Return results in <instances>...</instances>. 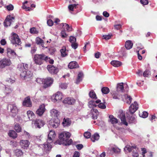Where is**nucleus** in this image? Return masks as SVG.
<instances>
[{"instance_id":"3c124183","label":"nucleus","mask_w":157,"mask_h":157,"mask_svg":"<svg viewBox=\"0 0 157 157\" xmlns=\"http://www.w3.org/2000/svg\"><path fill=\"white\" fill-rule=\"evenodd\" d=\"M44 79L37 78L36 79V81L37 83H39L40 84H43Z\"/></svg>"},{"instance_id":"7ed1b4c3","label":"nucleus","mask_w":157,"mask_h":157,"mask_svg":"<svg viewBox=\"0 0 157 157\" xmlns=\"http://www.w3.org/2000/svg\"><path fill=\"white\" fill-rule=\"evenodd\" d=\"M56 135L55 132L53 130H50L48 135V138L46 143L43 144L44 149L46 151H50L52 147L51 144L53 141Z\"/></svg>"},{"instance_id":"f257e3e1","label":"nucleus","mask_w":157,"mask_h":157,"mask_svg":"<svg viewBox=\"0 0 157 157\" xmlns=\"http://www.w3.org/2000/svg\"><path fill=\"white\" fill-rule=\"evenodd\" d=\"M70 136L71 134L68 132H61L59 135V139L54 144L59 145L63 144L64 146L69 145L72 143V140L71 139H69Z\"/></svg>"},{"instance_id":"473e14b6","label":"nucleus","mask_w":157,"mask_h":157,"mask_svg":"<svg viewBox=\"0 0 157 157\" xmlns=\"http://www.w3.org/2000/svg\"><path fill=\"white\" fill-rule=\"evenodd\" d=\"M61 25L63 27V29H65L67 31L69 32L72 30V28L67 23H62L61 24Z\"/></svg>"},{"instance_id":"49530a36","label":"nucleus","mask_w":157,"mask_h":157,"mask_svg":"<svg viewBox=\"0 0 157 157\" xmlns=\"http://www.w3.org/2000/svg\"><path fill=\"white\" fill-rule=\"evenodd\" d=\"M84 136L85 138L88 139L90 137L91 133L89 132H84Z\"/></svg>"},{"instance_id":"338daca9","label":"nucleus","mask_w":157,"mask_h":157,"mask_svg":"<svg viewBox=\"0 0 157 157\" xmlns=\"http://www.w3.org/2000/svg\"><path fill=\"white\" fill-rule=\"evenodd\" d=\"M60 87L61 88H65L67 87V85L66 83H62L60 85Z\"/></svg>"},{"instance_id":"bf43d9fd","label":"nucleus","mask_w":157,"mask_h":157,"mask_svg":"<svg viewBox=\"0 0 157 157\" xmlns=\"http://www.w3.org/2000/svg\"><path fill=\"white\" fill-rule=\"evenodd\" d=\"M47 23L48 25L50 26H52L53 24V21L51 19L48 20L47 21Z\"/></svg>"},{"instance_id":"4c0bfd02","label":"nucleus","mask_w":157,"mask_h":157,"mask_svg":"<svg viewBox=\"0 0 157 157\" xmlns=\"http://www.w3.org/2000/svg\"><path fill=\"white\" fill-rule=\"evenodd\" d=\"M127 119L130 123H135L136 122L135 117L133 116L131 117H128Z\"/></svg>"},{"instance_id":"20e7f679","label":"nucleus","mask_w":157,"mask_h":157,"mask_svg":"<svg viewBox=\"0 0 157 157\" xmlns=\"http://www.w3.org/2000/svg\"><path fill=\"white\" fill-rule=\"evenodd\" d=\"M124 150H127L129 152H132V155L133 157H138V148L136 147L131 146L129 145L126 146L124 148Z\"/></svg>"},{"instance_id":"4d7b16f0","label":"nucleus","mask_w":157,"mask_h":157,"mask_svg":"<svg viewBox=\"0 0 157 157\" xmlns=\"http://www.w3.org/2000/svg\"><path fill=\"white\" fill-rule=\"evenodd\" d=\"M112 36V35H104L102 37L104 39L107 40L110 39Z\"/></svg>"},{"instance_id":"c756f323","label":"nucleus","mask_w":157,"mask_h":157,"mask_svg":"<svg viewBox=\"0 0 157 157\" xmlns=\"http://www.w3.org/2000/svg\"><path fill=\"white\" fill-rule=\"evenodd\" d=\"M109 121L112 124H115L118 122V120L112 115H110L109 116Z\"/></svg>"},{"instance_id":"ea45409f","label":"nucleus","mask_w":157,"mask_h":157,"mask_svg":"<svg viewBox=\"0 0 157 157\" xmlns=\"http://www.w3.org/2000/svg\"><path fill=\"white\" fill-rule=\"evenodd\" d=\"M89 95L90 98L93 99H97V97L95 92L93 90H91L89 93Z\"/></svg>"},{"instance_id":"864d4df0","label":"nucleus","mask_w":157,"mask_h":157,"mask_svg":"<svg viewBox=\"0 0 157 157\" xmlns=\"http://www.w3.org/2000/svg\"><path fill=\"white\" fill-rule=\"evenodd\" d=\"M61 35L62 37L63 38H66L67 36V35L66 34V32L64 31H61Z\"/></svg>"},{"instance_id":"72a5a7b5","label":"nucleus","mask_w":157,"mask_h":157,"mask_svg":"<svg viewBox=\"0 0 157 157\" xmlns=\"http://www.w3.org/2000/svg\"><path fill=\"white\" fill-rule=\"evenodd\" d=\"M36 43L38 44L41 45L42 47H44L43 40L39 37H37L36 40Z\"/></svg>"},{"instance_id":"680f3d73","label":"nucleus","mask_w":157,"mask_h":157,"mask_svg":"<svg viewBox=\"0 0 157 157\" xmlns=\"http://www.w3.org/2000/svg\"><path fill=\"white\" fill-rule=\"evenodd\" d=\"M37 50V48L35 47H33L31 48V52L32 54H33L35 53Z\"/></svg>"},{"instance_id":"09e8293b","label":"nucleus","mask_w":157,"mask_h":157,"mask_svg":"<svg viewBox=\"0 0 157 157\" xmlns=\"http://www.w3.org/2000/svg\"><path fill=\"white\" fill-rule=\"evenodd\" d=\"M63 125L64 126H68L70 125L71 123L68 120H64V121L63 122Z\"/></svg>"},{"instance_id":"4be33fe9","label":"nucleus","mask_w":157,"mask_h":157,"mask_svg":"<svg viewBox=\"0 0 157 157\" xmlns=\"http://www.w3.org/2000/svg\"><path fill=\"white\" fill-rule=\"evenodd\" d=\"M110 152H109V154H112L113 153H118L120 152V149L116 147V146H114L112 147L110 149H109L108 151Z\"/></svg>"},{"instance_id":"6e6d98bb","label":"nucleus","mask_w":157,"mask_h":157,"mask_svg":"<svg viewBox=\"0 0 157 157\" xmlns=\"http://www.w3.org/2000/svg\"><path fill=\"white\" fill-rule=\"evenodd\" d=\"M9 11L12 10L13 9V6L12 4H10L6 7Z\"/></svg>"},{"instance_id":"79ce46f5","label":"nucleus","mask_w":157,"mask_h":157,"mask_svg":"<svg viewBox=\"0 0 157 157\" xmlns=\"http://www.w3.org/2000/svg\"><path fill=\"white\" fill-rule=\"evenodd\" d=\"M105 103V101L104 100L103 102L101 103L98 105V107L102 109H105L106 108Z\"/></svg>"},{"instance_id":"774afa93","label":"nucleus","mask_w":157,"mask_h":157,"mask_svg":"<svg viewBox=\"0 0 157 157\" xmlns=\"http://www.w3.org/2000/svg\"><path fill=\"white\" fill-rule=\"evenodd\" d=\"M101 55V53L99 52H97L95 53L94 56L96 58L98 59L100 57Z\"/></svg>"},{"instance_id":"e433bc0d","label":"nucleus","mask_w":157,"mask_h":157,"mask_svg":"<svg viewBox=\"0 0 157 157\" xmlns=\"http://www.w3.org/2000/svg\"><path fill=\"white\" fill-rule=\"evenodd\" d=\"M99 138V136L98 134L95 133L91 137V140L93 142H94L96 140H98Z\"/></svg>"},{"instance_id":"a211bd4d","label":"nucleus","mask_w":157,"mask_h":157,"mask_svg":"<svg viewBox=\"0 0 157 157\" xmlns=\"http://www.w3.org/2000/svg\"><path fill=\"white\" fill-rule=\"evenodd\" d=\"M34 122V124L36 128H40L45 124L44 122L40 119H36Z\"/></svg>"},{"instance_id":"393cba45","label":"nucleus","mask_w":157,"mask_h":157,"mask_svg":"<svg viewBox=\"0 0 157 157\" xmlns=\"http://www.w3.org/2000/svg\"><path fill=\"white\" fill-rule=\"evenodd\" d=\"M68 67L71 69L77 68L79 67V65L76 61H72L68 65Z\"/></svg>"},{"instance_id":"412c9836","label":"nucleus","mask_w":157,"mask_h":157,"mask_svg":"<svg viewBox=\"0 0 157 157\" xmlns=\"http://www.w3.org/2000/svg\"><path fill=\"white\" fill-rule=\"evenodd\" d=\"M101 102V100L99 99H98L94 101H90L89 102V106L90 108H92V109H93L94 108L96 107L97 106L96 104L99 103Z\"/></svg>"},{"instance_id":"a878e982","label":"nucleus","mask_w":157,"mask_h":157,"mask_svg":"<svg viewBox=\"0 0 157 157\" xmlns=\"http://www.w3.org/2000/svg\"><path fill=\"white\" fill-rule=\"evenodd\" d=\"M83 74L82 72L80 71L79 72L77 78L76 79L75 83L78 84L82 81V78L83 77Z\"/></svg>"},{"instance_id":"2f4dec72","label":"nucleus","mask_w":157,"mask_h":157,"mask_svg":"<svg viewBox=\"0 0 157 157\" xmlns=\"http://www.w3.org/2000/svg\"><path fill=\"white\" fill-rule=\"evenodd\" d=\"M27 114L29 120H32L34 118L35 115L31 111L29 110L27 112Z\"/></svg>"},{"instance_id":"7c9ffc66","label":"nucleus","mask_w":157,"mask_h":157,"mask_svg":"<svg viewBox=\"0 0 157 157\" xmlns=\"http://www.w3.org/2000/svg\"><path fill=\"white\" fill-rule=\"evenodd\" d=\"M9 136L13 138H16L17 136L16 132L13 130H10L8 133Z\"/></svg>"},{"instance_id":"6ab92c4d","label":"nucleus","mask_w":157,"mask_h":157,"mask_svg":"<svg viewBox=\"0 0 157 157\" xmlns=\"http://www.w3.org/2000/svg\"><path fill=\"white\" fill-rule=\"evenodd\" d=\"M23 105L24 106L27 107H31L32 106V103L29 96H28L24 99L23 102Z\"/></svg>"},{"instance_id":"f704fd0d","label":"nucleus","mask_w":157,"mask_h":157,"mask_svg":"<svg viewBox=\"0 0 157 157\" xmlns=\"http://www.w3.org/2000/svg\"><path fill=\"white\" fill-rule=\"evenodd\" d=\"M51 114L52 117H57L59 115V113L57 110L53 109L51 110Z\"/></svg>"},{"instance_id":"bb28decb","label":"nucleus","mask_w":157,"mask_h":157,"mask_svg":"<svg viewBox=\"0 0 157 157\" xmlns=\"http://www.w3.org/2000/svg\"><path fill=\"white\" fill-rule=\"evenodd\" d=\"M133 43L130 40H128L125 43V47L127 49L131 48L133 46Z\"/></svg>"},{"instance_id":"2eb2a0df","label":"nucleus","mask_w":157,"mask_h":157,"mask_svg":"<svg viewBox=\"0 0 157 157\" xmlns=\"http://www.w3.org/2000/svg\"><path fill=\"white\" fill-rule=\"evenodd\" d=\"M75 101V100L73 98L67 97L65 98L63 101L64 104L68 105H73Z\"/></svg>"},{"instance_id":"cd10ccee","label":"nucleus","mask_w":157,"mask_h":157,"mask_svg":"<svg viewBox=\"0 0 157 157\" xmlns=\"http://www.w3.org/2000/svg\"><path fill=\"white\" fill-rule=\"evenodd\" d=\"M111 64L114 67H117L122 65V63L117 60H113L111 62Z\"/></svg>"},{"instance_id":"b1692460","label":"nucleus","mask_w":157,"mask_h":157,"mask_svg":"<svg viewBox=\"0 0 157 157\" xmlns=\"http://www.w3.org/2000/svg\"><path fill=\"white\" fill-rule=\"evenodd\" d=\"M7 53L8 56L10 57L12 56L15 57L16 56V53L14 50L10 48H7Z\"/></svg>"},{"instance_id":"37998d69","label":"nucleus","mask_w":157,"mask_h":157,"mask_svg":"<svg viewBox=\"0 0 157 157\" xmlns=\"http://www.w3.org/2000/svg\"><path fill=\"white\" fill-rule=\"evenodd\" d=\"M139 116L143 118H145L148 116V113L146 111H144L142 113L139 114Z\"/></svg>"},{"instance_id":"c03bdc74","label":"nucleus","mask_w":157,"mask_h":157,"mask_svg":"<svg viewBox=\"0 0 157 157\" xmlns=\"http://www.w3.org/2000/svg\"><path fill=\"white\" fill-rule=\"evenodd\" d=\"M151 74L150 71L148 70H146L143 73V75L144 77H147Z\"/></svg>"},{"instance_id":"a19ab883","label":"nucleus","mask_w":157,"mask_h":157,"mask_svg":"<svg viewBox=\"0 0 157 157\" xmlns=\"http://www.w3.org/2000/svg\"><path fill=\"white\" fill-rule=\"evenodd\" d=\"M14 128L17 132H20L21 131V128L19 124L16 123L14 124Z\"/></svg>"},{"instance_id":"603ef678","label":"nucleus","mask_w":157,"mask_h":157,"mask_svg":"<svg viewBox=\"0 0 157 157\" xmlns=\"http://www.w3.org/2000/svg\"><path fill=\"white\" fill-rule=\"evenodd\" d=\"M77 5L76 4L70 5L68 6V8L70 10L73 11L74 8H75V7Z\"/></svg>"},{"instance_id":"c85d7f7f","label":"nucleus","mask_w":157,"mask_h":157,"mask_svg":"<svg viewBox=\"0 0 157 157\" xmlns=\"http://www.w3.org/2000/svg\"><path fill=\"white\" fill-rule=\"evenodd\" d=\"M128 87L126 83L123 82L118 83L117 86V88H127Z\"/></svg>"},{"instance_id":"f3484780","label":"nucleus","mask_w":157,"mask_h":157,"mask_svg":"<svg viewBox=\"0 0 157 157\" xmlns=\"http://www.w3.org/2000/svg\"><path fill=\"white\" fill-rule=\"evenodd\" d=\"M45 110V105L44 104L40 105L36 111V114L39 116H41Z\"/></svg>"},{"instance_id":"ddd939ff","label":"nucleus","mask_w":157,"mask_h":157,"mask_svg":"<svg viewBox=\"0 0 157 157\" xmlns=\"http://www.w3.org/2000/svg\"><path fill=\"white\" fill-rule=\"evenodd\" d=\"M14 17H11L10 16H7L4 22V25L6 27H8L10 25L12 22H13Z\"/></svg>"},{"instance_id":"a18cd8bd","label":"nucleus","mask_w":157,"mask_h":157,"mask_svg":"<svg viewBox=\"0 0 157 157\" xmlns=\"http://www.w3.org/2000/svg\"><path fill=\"white\" fill-rule=\"evenodd\" d=\"M45 60L47 62H49V63L52 64L54 63V60L52 59H50V58H48L45 56Z\"/></svg>"},{"instance_id":"f8f14e48","label":"nucleus","mask_w":157,"mask_h":157,"mask_svg":"<svg viewBox=\"0 0 157 157\" xmlns=\"http://www.w3.org/2000/svg\"><path fill=\"white\" fill-rule=\"evenodd\" d=\"M63 98V95L60 92H57L55 95H53L52 97V101L56 102L61 100Z\"/></svg>"},{"instance_id":"c9c22d12","label":"nucleus","mask_w":157,"mask_h":157,"mask_svg":"<svg viewBox=\"0 0 157 157\" xmlns=\"http://www.w3.org/2000/svg\"><path fill=\"white\" fill-rule=\"evenodd\" d=\"M14 152L15 155L17 157L20 156L23 154L22 151L19 149H16L14 150Z\"/></svg>"},{"instance_id":"f03ea898","label":"nucleus","mask_w":157,"mask_h":157,"mask_svg":"<svg viewBox=\"0 0 157 157\" xmlns=\"http://www.w3.org/2000/svg\"><path fill=\"white\" fill-rule=\"evenodd\" d=\"M28 64L21 63L18 67V69L21 72V77L23 79L28 80V79L31 78L33 76V73L30 71L27 70L28 68Z\"/></svg>"},{"instance_id":"8fccbe9b","label":"nucleus","mask_w":157,"mask_h":157,"mask_svg":"<svg viewBox=\"0 0 157 157\" xmlns=\"http://www.w3.org/2000/svg\"><path fill=\"white\" fill-rule=\"evenodd\" d=\"M30 32L31 33L36 34L38 32L36 31L35 28L33 27L30 29Z\"/></svg>"},{"instance_id":"9b49d317","label":"nucleus","mask_w":157,"mask_h":157,"mask_svg":"<svg viewBox=\"0 0 157 157\" xmlns=\"http://www.w3.org/2000/svg\"><path fill=\"white\" fill-rule=\"evenodd\" d=\"M53 79L50 78L48 77L44 79L43 86L45 88L49 87L52 83Z\"/></svg>"},{"instance_id":"9d476101","label":"nucleus","mask_w":157,"mask_h":157,"mask_svg":"<svg viewBox=\"0 0 157 157\" xmlns=\"http://www.w3.org/2000/svg\"><path fill=\"white\" fill-rule=\"evenodd\" d=\"M119 117L121 119V123L126 126L128 125L126 122L124 113L122 110H120L118 115Z\"/></svg>"},{"instance_id":"4468645a","label":"nucleus","mask_w":157,"mask_h":157,"mask_svg":"<svg viewBox=\"0 0 157 157\" xmlns=\"http://www.w3.org/2000/svg\"><path fill=\"white\" fill-rule=\"evenodd\" d=\"M49 124L51 127L56 128L59 124V121L58 119L51 120L49 121Z\"/></svg>"},{"instance_id":"dca6fc26","label":"nucleus","mask_w":157,"mask_h":157,"mask_svg":"<svg viewBox=\"0 0 157 157\" xmlns=\"http://www.w3.org/2000/svg\"><path fill=\"white\" fill-rule=\"evenodd\" d=\"M47 69L49 72L52 74H56L58 71V69L52 65H48Z\"/></svg>"},{"instance_id":"0eeeda50","label":"nucleus","mask_w":157,"mask_h":157,"mask_svg":"<svg viewBox=\"0 0 157 157\" xmlns=\"http://www.w3.org/2000/svg\"><path fill=\"white\" fill-rule=\"evenodd\" d=\"M11 41L13 44H17L18 45H20L21 43L18 36L14 33H13L11 37Z\"/></svg>"},{"instance_id":"5701e85b","label":"nucleus","mask_w":157,"mask_h":157,"mask_svg":"<svg viewBox=\"0 0 157 157\" xmlns=\"http://www.w3.org/2000/svg\"><path fill=\"white\" fill-rule=\"evenodd\" d=\"M124 98L125 102L128 104L131 103L132 100V98L128 94H125L124 95Z\"/></svg>"},{"instance_id":"0e129e2a","label":"nucleus","mask_w":157,"mask_h":157,"mask_svg":"<svg viewBox=\"0 0 157 157\" xmlns=\"http://www.w3.org/2000/svg\"><path fill=\"white\" fill-rule=\"evenodd\" d=\"M80 153L76 151L74 152V155L73 157H79Z\"/></svg>"},{"instance_id":"423d86ee","label":"nucleus","mask_w":157,"mask_h":157,"mask_svg":"<svg viewBox=\"0 0 157 157\" xmlns=\"http://www.w3.org/2000/svg\"><path fill=\"white\" fill-rule=\"evenodd\" d=\"M45 57L44 54H36L34 56L33 59L36 64L40 65L42 63L43 61L45 60Z\"/></svg>"},{"instance_id":"13d9d810","label":"nucleus","mask_w":157,"mask_h":157,"mask_svg":"<svg viewBox=\"0 0 157 157\" xmlns=\"http://www.w3.org/2000/svg\"><path fill=\"white\" fill-rule=\"evenodd\" d=\"M71 46L72 48L74 49H76L77 48L78 46V44L75 42V43H72L71 44Z\"/></svg>"},{"instance_id":"052dcab7","label":"nucleus","mask_w":157,"mask_h":157,"mask_svg":"<svg viewBox=\"0 0 157 157\" xmlns=\"http://www.w3.org/2000/svg\"><path fill=\"white\" fill-rule=\"evenodd\" d=\"M140 2L141 4L144 5H147L148 3V0H140Z\"/></svg>"},{"instance_id":"aec40b11","label":"nucleus","mask_w":157,"mask_h":157,"mask_svg":"<svg viewBox=\"0 0 157 157\" xmlns=\"http://www.w3.org/2000/svg\"><path fill=\"white\" fill-rule=\"evenodd\" d=\"M20 144L22 148L27 149L30 144V142L27 140H22L20 141Z\"/></svg>"},{"instance_id":"39448f33","label":"nucleus","mask_w":157,"mask_h":157,"mask_svg":"<svg viewBox=\"0 0 157 157\" xmlns=\"http://www.w3.org/2000/svg\"><path fill=\"white\" fill-rule=\"evenodd\" d=\"M7 108L10 112V115L13 117H15L17 113V109L15 104H12L8 105Z\"/></svg>"},{"instance_id":"de8ad7c7","label":"nucleus","mask_w":157,"mask_h":157,"mask_svg":"<svg viewBox=\"0 0 157 157\" xmlns=\"http://www.w3.org/2000/svg\"><path fill=\"white\" fill-rule=\"evenodd\" d=\"M76 38L73 36H71L69 38V41L72 44L75 43L76 41Z\"/></svg>"},{"instance_id":"e2e57ef3","label":"nucleus","mask_w":157,"mask_h":157,"mask_svg":"<svg viewBox=\"0 0 157 157\" xmlns=\"http://www.w3.org/2000/svg\"><path fill=\"white\" fill-rule=\"evenodd\" d=\"M12 92L11 89H5V93L6 94H9Z\"/></svg>"},{"instance_id":"58836bf2","label":"nucleus","mask_w":157,"mask_h":157,"mask_svg":"<svg viewBox=\"0 0 157 157\" xmlns=\"http://www.w3.org/2000/svg\"><path fill=\"white\" fill-rule=\"evenodd\" d=\"M61 56L64 57L67 55L66 52V48L65 46L62 47V49L60 50Z\"/></svg>"},{"instance_id":"69168bd1","label":"nucleus","mask_w":157,"mask_h":157,"mask_svg":"<svg viewBox=\"0 0 157 157\" xmlns=\"http://www.w3.org/2000/svg\"><path fill=\"white\" fill-rule=\"evenodd\" d=\"M76 147L78 149L80 150L83 148V146L82 144H78L76 145Z\"/></svg>"},{"instance_id":"6e6552de","label":"nucleus","mask_w":157,"mask_h":157,"mask_svg":"<svg viewBox=\"0 0 157 157\" xmlns=\"http://www.w3.org/2000/svg\"><path fill=\"white\" fill-rule=\"evenodd\" d=\"M11 64L10 59L4 58L0 61V68H3L6 66H10Z\"/></svg>"},{"instance_id":"1a4fd4ad","label":"nucleus","mask_w":157,"mask_h":157,"mask_svg":"<svg viewBox=\"0 0 157 157\" xmlns=\"http://www.w3.org/2000/svg\"><path fill=\"white\" fill-rule=\"evenodd\" d=\"M138 105L137 102L135 101L129 107V111L131 114H133L138 109Z\"/></svg>"},{"instance_id":"5fc2aeb1","label":"nucleus","mask_w":157,"mask_h":157,"mask_svg":"<svg viewBox=\"0 0 157 157\" xmlns=\"http://www.w3.org/2000/svg\"><path fill=\"white\" fill-rule=\"evenodd\" d=\"M103 94H107L109 92V89H101Z\"/></svg>"}]
</instances>
